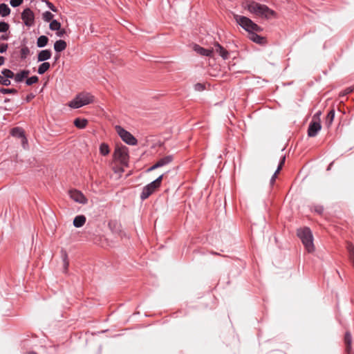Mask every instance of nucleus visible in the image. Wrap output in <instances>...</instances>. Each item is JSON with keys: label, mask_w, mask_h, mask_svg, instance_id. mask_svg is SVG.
Listing matches in <instances>:
<instances>
[{"label": "nucleus", "mask_w": 354, "mask_h": 354, "mask_svg": "<svg viewBox=\"0 0 354 354\" xmlns=\"http://www.w3.org/2000/svg\"><path fill=\"white\" fill-rule=\"evenodd\" d=\"M245 8L252 14L266 19L277 17V13L269 8L266 5L261 4L254 1H249L246 3Z\"/></svg>", "instance_id": "obj_1"}, {"label": "nucleus", "mask_w": 354, "mask_h": 354, "mask_svg": "<svg viewBox=\"0 0 354 354\" xmlns=\"http://www.w3.org/2000/svg\"><path fill=\"white\" fill-rule=\"evenodd\" d=\"M233 18L235 21L241 26V28L248 32L249 34L252 32H261L263 30L261 27L258 26L247 17L234 13Z\"/></svg>", "instance_id": "obj_2"}, {"label": "nucleus", "mask_w": 354, "mask_h": 354, "mask_svg": "<svg viewBox=\"0 0 354 354\" xmlns=\"http://www.w3.org/2000/svg\"><path fill=\"white\" fill-rule=\"evenodd\" d=\"M297 236L301 239L306 250L308 252H313L315 250L313 244V236L311 230L308 227H304L297 230Z\"/></svg>", "instance_id": "obj_3"}, {"label": "nucleus", "mask_w": 354, "mask_h": 354, "mask_svg": "<svg viewBox=\"0 0 354 354\" xmlns=\"http://www.w3.org/2000/svg\"><path fill=\"white\" fill-rule=\"evenodd\" d=\"M94 101V96L89 93L82 92L77 95V96L69 103V106L73 109H78L83 106L89 104Z\"/></svg>", "instance_id": "obj_4"}, {"label": "nucleus", "mask_w": 354, "mask_h": 354, "mask_svg": "<svg viewBox=\"0 0 354 354\" xmlns=\"http://www.w3.org/2000/svg\"><path fill=\"white\" fill-rule=\"evenodd\" d=\"M163 179V175H160L155 180L152 181L149 184L147 185L142 188V191L140 194L141 201H145L148 198L151 194H153L161 185L162 180Z\"/></svg>", "instance_id": "obj_5"}, {"label": "nucleus", "mask_w": 354, "mask_h": 354, "mask_svg": "<svg viewBox=\"0 0 354 354\" xmlns=\"http://www.w3.org/2000/svg\"><path fill=\"white\" fill-rule=\"evenodd\" d=\"M113 157L123 166H128L129 153L128 148L126 146L117 145L114 151Z\"/></svg>", "instance_id": "obj_6"}, {"label": "nucleus", "mask_w": 354, "mask_h": 354, "mask_svg": "<svg viewBox=\"0 0 354 354\" xmlns=\"http://www.w3.org/2000/svg\"><path fill=\"white\" fill-rule=\"evenodd\" d=\"M115 129L121 139L127 144L129 145H136L137 144L136 138L131 133L126 131L120 126H116Z\"/></svg>", "instance_id": "obj_7"}, {"label": "nucleus", "mask_w": 354, "mask_h": 354, "mask_svg": "<svg viewBox=\"0 0 354 354\" xmlns=\"http://www.w3.org/2000/svg\"><path fill=\"white\" fill-rule=\"evenodd\" d=\"M21 19L26 26L31 27L35 23V15L30 8H27L21 13Z\"/></svg>", "instance_id": "obj_8"}, {"label": "nucleus", "mask_w": 354, "mask_h": 354, "mask_svg": "<svg viewBox=\"0 0 354 354\" xmlns=\"http://www.w3.org/2000/svg\"><path fill=\"white\" fill-rule=\"evenodd\" d=\"M322 125L319 121L313 120L308 126V136L309 137H315L317 135L318 132L321 130Z\"/></svg>", "instance_id": "obj_9"}, {"label": "nucleus", "mask_w": 354, "mask_h": 354, "mask_svg": "<svg viewBox=\"0 0 354 354\" xmlns=\"http://www.w3.org/2000/svg\"><path fill=\"white\" fill-rule=\"evenodd\" d=\"M70 197L75 202L86 204L87 203V199L84 196V195L80 191L74 189L71 190L69 192Z\"/></svg>", "instance_id": "obj_10"}, {"label": "nucleus", "mask_w": 354, "mask_h": 354, "mask_svg": "<svg viewBox=\"0 0 354 354\" xmlns=\"http://www.w3.org/2000/svg\"><path fill=\"white\" fill-rule=\"evenodd\" d=\"M193 48L195 52L203 56L212 57L214 53L213 49L204 48L198 44H195Z\"/></svg>", "instance_id": "obj_11"}, {"label": "nucleus", "mask_w": 354, "mask_h": 354, "mask_svg": "<svg viewBox=\"0 0 354 354\" xmlns=\"http://www.w3.org/2000/svg\"><path fill=\"white\" fill-rule=\"evenodd\" d=\"M213 50L217 53L221 57H222L223 59H227L229 57V53L227 50H226L218 43H216L214 45V49H213Z\"/></svg>", "instance_id": "obj_12"}, {"label": "nucleus", "mask_w": 354, "mask_h": 354, "mask_svg": "<svg viewBox=\"0 0 354 354\" xmlns=\"http://www.w3.org/2000/svg\"><path fill=\"white\" fill-rule=\"evenodd\" d=\"M52 53L50 50L46 49L39 52L37 55L38 62H45L51 57Z\"/></svg>", "instance_id": "obj_13"}, {"label": "nucleus", "mask_w": 354, "mask_h": 354, "mask_svg": "<svg viewBox=\"0 0 354 354\" xmlns=\"http://www.w3.org/2000/svg\"><path fill=\"white\" fill-rule=\"evenodd\" d=\"M29 74L30 71L28 70L21 71L19 73L15 74L14 80L16 82H21Z\"/></svg>", "instance_id": "obj_14"}, {"label": "nucleus", "mask_w": 354, "mask_h": 354, "mask_svg": "<svg viewBox=\"0 0 354 354\" xmlns=\"http://www.w3.org/2000/svg\"><path fill=\"white\" fill-rule=\"evenodd\" d=\"M66 42L62 39L56 41L54 44V50L57 53H60L64 50L66 48Z\"/></svg>", "instance_id": "obj_15"}, {"label": "nucleus", "mask_w": 354, "mask_h": 354, "mask_svg": "<svg viewBox=\"0 0 354 354\" xmlns=\"http://www.w3.org/2000/svg\"><path fill=\"white\" fill-rule=\"evenodd\" d=\"M86 218L84 215L76 216L73 220V225L75 227H81L86 223Z\"/></svg>", "instance_id": "obj_16"}, {"label": "nucleus", "mask_w": 354, "mask_h": 354, "mask_svg": "<svg viewBox=\"0 0 354 354\" xmlns=\"http://www.w3.org/2000/svg\"><path fill=\"white\" fill-rule=\"evenodd\" d=\"M352 337L349 332H346L344 336V343L346 344V351L348 354H351Z\"/></svg>", "instance_id": "obj_17"}, {"label": "nucleus", "mask_w": 354, "mask_h": 354, "mask_svg": "<svg viewBox=\"0 0 354 354\" xmlns=\"http://www.w3.org/2000/svg\"><path fill=\"white\" fill-rule=\"evenodd\" d=\"M257 32H252L250 33V39L257 44H261L264 42L265 38L257 35Z\"/></svg>", "instance_id": "obj_18"}, {"label": "nucleus", "mask_w": 354, "mask_h": 354, "mask_svg": "<svg viewBox=\"0 0 354 354\" xmlns=\"http://www.w3.org/2000/svg\"><path fill=\"white\" fill-rule=\"evenodd\" d=\"M48 37L45 35H41L37 38V46L38 48H44L45 47L48 42Z\"/></svg>", "instance_id": "obj_19"}, {"label": "nucleus", "mask_w": 354, "mask_h": 354, "mask_svg": "<svg viewBox=\"0 0 354 354\" xmlns=\"http://www.w3.org/2000/svg\"><path fill=\"white\" fill-rule=\"evenodd\" d=\"M334 118H335V111H334V109H331L328 113V114L326 117L325 124L328 127H329L332 124Z\"/></svg>", "instance_id": "obj_20"}, {"label": "nucleus", "mask_w": 354, "mask_h": 354, "mask_svg": "<svg viewBox=\"0 0 354 354\" xmlns=\"http://www.w3.org/2000/svg\"><path fill=\"white\" fill-rule=\"evenodd\" d=\"M10 13V9L6 3L0 4V16L6 17Z\"/></svg>", "instance_id": "obj_21"}, {"label": "nucleus", "mask_w": 354, "mask_h": 354, "mask_svg": "<svg viewBox=\"0 0 354 354\" xmlns=\"http://www.w3.org/2000/svg\"><path fill=\"white\" fill-rule=\"evenodd\" d=\"M173 160V157L171 156H167L165 157H163L160 158L158 162V165H159V167H163L166 165H168Z\"/></svg>", "instance_id": "obj_22"}, {"label": "nucleus", "mask_w": 354, "mask_h": 354, "mask_svg": "<svg viewBox=\"0 0 354 354\" xmlns=\"http://www.w3.org/2000/svg\"><path fill=\"white\" fill-rule=\"evenodd\" d=\"M50 65L48 62H43L39 66L37 73L39 75L44 74L48 70H49Z\"/></svg>", "instance_id": "obj_23"}, {"label": "nucleus", "mask_w": 354, "mask_h": 354, "mask_svg": "<svg viewBox=\"0 0 354 354\" xmlns=\"http://www.w3.org/2000/svg\"><path fill=\"white\" fill-rule=\"evenodd\" d=\"M74 124L76 127L79 129H84L86 127L87 124V120L85 119L76 118L74 120Z\"/></svg>", "instance_id": "obj_24"}, {"label": "nucleus", "mask_w": 354, "mask_h": 354, "mask_svg": "<svg viewBox=\"0 0 354 354\" xmlns=\"http://www.w3.org/2000/svg\"><path fill=\"white\" fill-rule=\"evenodd\" d=\"M61 253H62V258L63 260L64 270L65 272H66L68 270V266H69V262L68 260V254H67L66 252L63 250L61 251Z\"/></svg>", "instance_id": "obj_25"}, {"label": "nucleus", "mask_w": 354, "mask_h": 354, "mask_svg": "<svg viewBox=\"0 0 354 354\" xmlns=\"http://www.w3.org/2000/svg\"><path fill=\"white\" fill-rule=\"evenodd\" d=\"M346 248L349 254V259L354 264V245L348 243Z\"/></svg>", "instance_id": "obj_26"}, {"label": "nucleus", "mask_w": 354, "mask_h": 354, "mask_svg": "<svg viewBox=\"0 0 354 354\" xmlns=\"http://www.w3.org/2000/svg\"><path fill=\"white\" fill-rule=\"evenodd\" d=\"M61 28V24L56 19H53L50 21L49 28L51 30H59Z\"/></svg>", "instance_id": "obj_27"}, {"label": "nucleus", "mask_w": 354, "mask_h": 354, "mask_svg": "<svg viewBox=\"0 0 354 354\" xmlns=\"http://www.w3.org/2000/svg\"><path fill=\"white\" fill-rule=\"evenodd\" d=\"M11 133L14 136H18L20 138H25L23 130L19 127L13 128L11 131Z\"/></svg>", "instance_id": "obj_28"}, {"label": "nucleus", "mask_w": 354, "mask_h": 354, "mask_svg": "<svg viewBox=\"0 0 354 354\" xmlns=\"http://www.w3.org/2000/svg\"><path fill=\"white\" fill-rule=\"evenodd\" d=\"M109 145L106 143H102L100 146V152L102 156H106L109 153Z\"/></svg>", "instance_id": "obj_29"}, {"label": "nucleus", "mask_w": 354, "mask_h": 354, "mask_svg": "<svg viewBox=\"0 0 354 354\" xmlns=\"http://www.w3.org/2000/svg\"><path fill=\"white\" fill-rule=\"evenodd\" d=\"M1 74H2V75L8 78L9 80L14 79V77H15V73L10 69L4 68L1 71Z\"/></svg>", "instance_id": "obj_30"}, {"label": "nucleus", "mask_w": 354, "mask_h": 354, "mask_svg": "<svg viewBox=\"0 0 354 354\" xmlns=\"http://www.w3.org/2000/svg\"><path fill=\"white\" fill-rule=\"evenodd\" d=\"M54 15L49 11H46L42 15V18L45 21H51Z\"/></svg>", "instance_id": "obj_31"}, {"label": "nucleus", "mask_w": 354, "mask_h": 354, "mask_svg": "<svg viewBox=\"0 0 354 354\" xmlns=\"http://www.w3.org/2000/svg\"><path fill=\"white\" fill-rule=\"evenodd\" d=\"M39 81V78L37 76H32L29 78H27L26 81V84L28 85V86H30V85H32L34 84H36L37 82Z\"/></svg>", "instance_id": "obj_32"}, {"label": "nucleus", "mask_w": 354, "mask_h": 354, "mask_svg": "<svg viewBox=\"0 0 354 354\" xmlns=\"http://www.w3.org/2000/svg\"><path fill=\"white\" fill-rule=\"evenodd\" d=\"M0 93L2 94H16L17 93V91L15 88H1Z\"/></svg>", "instance_id": "obj_33"}, {"label": "nucleus", "mask_w": 354, "mask_h": 354, "mask_svg": "<svg viewBox=\"0 0 354 354\" xmlns=\"http://www.w3.org/2000/svg\"><path fill=\"white\" fill-rule=\"evenodd\" d=\"M0 84L3 86H9L10 85L11 82L8 78L0 75Z\"/></svg>", "instance_id": "obj_34"}, {"label": "nucleus", "mask_w": 354, "mask_h": 354, "mask_svg": "<svg viewBox=\"0 0 354 354\" xmlns=\"http://www.w3.org/2000/svg\"><path fill=\"white\" fill-rule=\"evenodd\" d=\"M9 29V24L6 22H0V32H6Z\"/></svg>", "instance_id": "obj_35"}, {"label": "nucleus", "mask_w": 354, "mask_h": 354, "mask_svg": "<svg viewBox=\"0 0 354 354\" xmlns=\"http://www.w3.org/2000/svg\"><path fill=\"white\" fill-rule=\"evenodd\" d=\"M30 50L28 47H24L21 49L20 53H21V59L26 58L27 55L29 54Z\"/></svg>", "instance_id": "obj_36"}, {"label": "nucleus", "mask_w": 354, "mask_h": 354, "mask_svg": "<svg viewBox=\"0 0 354 354\" xmlns=\"http://www.w3.org/2000/svg\"><path fill=\"white\" fill-rule=\"evenodd\" d=\"M285 160H286V156H281L280 162H279V165H278V167H277V169L276 170V173H279L280 171V170L281 169L283 165H284Z\"/></svg>", "instance_id": "obj_37"}, {"label": "nucleus", "mask_w": 354, "mask_h": 354, "mask_svg": "<svg viewBox=\"0 0 354 354\" xmlns=\"http://www.w3.org/2000/svg\"><path fill=\"white\" fill-rule=\"evenodd\" d=\"M22 3L23 0H10V5L14 8L20 6Z\"/></svg>", "instance_id": "obj_38"}, {"label": "nucleus", "mask_w": 354, "mask_h": 354, "mask_svg": "<svg viewBox=\"0 0 354 354\" xmlns=\"http://www.w3.org/2000/svg\"><path fill=\"white\" fill-rule=\"evenodd\" d=\"M314 211L319 214H322L324 212V207L322 205H315L314 207Z\"/></svg>", "instance_id": "obj_39"}, {"label": "nucleus", "mask_w": 354, "mask_h": 354, "mask_svg": "<svg viewBox=\"0 0 354 354\" xmlns=\"http://www.w3.org/2000/svg\"><path fill=\"white\" fill-rule=\"evenodd\" d=\"M48 7L53 12H57V8L50 1L45 0Z\"/></svg>", "instance_id": "obj_40"}, {"label": "nucleus", "mask_w": 354, "mask_h": 354, "mask_svg": "<svg viewBox=\"0 0 354 354\" xmlns=\"http://www.w3.org/2000/svg\"><path fill=\"white\" fill-rule=\"evenodd\" d=\"M8 48V44H0V53H3L6 51Z\"/></svg>", "instance_id": "obj_41"}, {"label": "nucleus", "mask_w": 354, "mask_h": 354, "mask_svg": "<svg viewBox=\"0 0 354 354\" xmlns=\"http://www.w3.org/2000/svg\"><path fill=\"white\" fill-rule=\"evenodd\" d=\"M57 32L56 35H57V37H63V35H64V34H66V30H65V29H61V28H60V29H59V30H57Z\"/></svg>", "instance_id": "obj_42"}, {"label": "nucleus", "mask_w": 354, "mask_h": 354, "mask_svg": "<svg viewBox=\"0 0 354 354\" xmlns=\"http://www.w3.org/2000/svg\"><path fill=\"white\" fill-rule=\"evenodd\" d=\"M195 89L196 91H203L204 89V86L202 84L198 83L195 84Z\"/></svg>", "instance_id": "obj_43"}, {"label": "nucleus", "mask_w": 354, "mask_h": 354, "mask_svg": "<svg viewBox=\"0 0 354 354\" xmlns=\"http://www.w3.org/2000/svg\"><path fill=\"white\" fill-rule=\"evenodd\" d=\"M159 165H158V163L156 162V164H154L153 166H151V167H149L148 169H147V171L149 172V171H151L156 169H158L159 168Z\"/></svg>", "instance_id": "obj_44"}, {"label": "nucleus", "mask_w": 354, "mask_h": 354, "mask_svg": "<svg viewBox=\"0 0 354 354\" xmlns=\"http://www.w3.org/2000/svg\"><path fill=\"white\" fill-rule=\"evenodd\" d=\"M277 174L278 173H276V171L274 173V174L272 175L271 179H270V184L271 185H272L277 178Z\"/></svg>", "instance_id": "obj_45"}, {"label": "nucleus", "mask_w": 354, "mask_h": 354, "mask_svg": "<svg viewBox=\"0 0 354 354\" xmlns=\"http://www.w3.org/2000/svg\"><path fill=\"white\" fill-rule=\"evenodd\" d=\"M321 115V111H318L317 113H316L314 116H313V119L314 120H316V121H319V116Z\"/></svg>", "instance_id": "obj_46"}, {"label": "nucleus", "mask_w": 354, "mask_h": 354, "mask_svg": "<svg viewBox=\"0 0 354 354\" xmlns=\"http://www.w3.org/2000/svg\"><path fill=\"white\" fill-rule=\"evenodd\" d=\"M353 91V89L351 88H347L344 93H342V95H346Z\"/></svg>", "instance_id": "obj_47"}, {"label": "nucleus", "mask_w": 354, "mask_h": 354, "mask_svg": "<svg viewBox=\"0 0 354 354\" xmlns=\"http://www.w3.org/2000/svg\"><path fill=\"white\" fill-rule=\"evenodd\" d=\"M35 95L33 94H29L26 96V101L27 102H29L30 101L32 98H34Z\"/></svg>", "instance_id": "obj_48"}, {"label": "nucleus", "mask_w": 354, "mask_h": 354, "mask_svg": "<svg viewBox=\"0 0 354 354\" xmlns=\"http://www.w3.org/2000/svg\"><path fill=\"white\" fill-rule=\"evenodd\" d=\"M5 58L3 56H0V66L4 64Z\"/></svg>", "instance_id": "obj_49"}, {"label": "nucleus", "mask_w": 354, "mask_h": 354, "mask_svg": "<svg viewBox=\"0 0 354 354\" xmlns=\"http://www.w3.org/2000/svg\"><path fill=\"white\" fill-rule=\"evenodd\" d=\"M0 38L2 40H7L8 37L6 35H1Z\"/></svg>", "instance_id": "obj_50"}, {"label": "nucleus", "mask_w": 354, "mask_h": 354, "mask_svg": "<svg viewBox=\"0 0 354 354\" xmlns=\"http://www.w3.org/2000/svg\"><path fill=\"white\" fill-rule=\"evenodd\" d=\"M211 254H215V255H218V254L217 252H211Z\"/></svg>", "instance_id": "obj_51"}, {"label": "nucleus", "mask_w": 354, "mask_h": 354, "mask_svg": "<svg viewBox=\"0 0 354 354\" xmlns=\"http://www.w3.org/2000/svg\"><path fill=\"white\" fill-rule=\"evenodd\" d=\"M27 354H37V353H35V352H29V353H27Z\"/></svg>", "instance_id": "obj_52"}, {"label": "nucleus", "mask_w": 354, "mask_h": 354, "mask_svg": "<svg viewBox=\"0 0 354 354\" xmlns=\"http://www.w3.org/2000/svg\"><path fill=\"white\" fill-rule=\"evenodd\" d=\"M59 58V56H57V57H55V60L58 59Z\"/></svg>", "instance_id": "obj_53"}]
</instances>
